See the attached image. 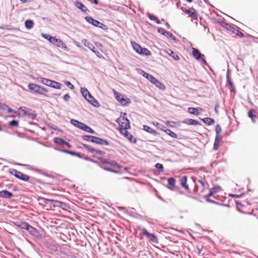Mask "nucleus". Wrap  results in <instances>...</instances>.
Returning a JSON list of instances; mask_svg holds the SVG:
<instances>
[{
    "label": "nucleus",
    "mask_w": 258,
    "mask_h": 258,
    "mask_svg": "<svg viewBox=\"0 0 258 258\" xmlns=\"http://www.w3.org/2000/svg\"><path fill=\"white\" fill-rule=\"evenodd\" d=\"M63 99L65 101H68L70 99V96L68 94H66L63 96Z\"/></svg>",
    "instance_id": "nucleus-64"
},
{
    "label": "nucleus",
    "mask_w": 258,
    "mask_h": 258,
    "mask_svg": "<svg viewBox=\"0 0 258 258\" xmlns=\"http://www.w3.org/2000/svg\"><path fill=\"white\" fill-rule=\"evenodd\" d=\"M147 16L152 21H154L158 24H161L160 20L155 16L150 13H147Z\"/></svg>",
    "instance_id": "nucleus-33"
},
{
    "label": "nucleus",
    "mask_w": 258,
    "mask_h": 258,
    "mask_svg": "<svg viewBox=\"0 0 258 258\" xmlns=\"http://www.w3.org/2000/svg\"><path fill=\"white\" fill-rule=\"evenodd\" d=\"M108 164L114 167H117L118 168L120 167V166H119V164L114 160H110Z\"/></svg>",
    "instance_id": "nucleus-53"
},
{
    "label": "nucleus",
    "mask_w": 258,
    "mask_h": 258,
    "mask_svg": "<svg viewBox=\"0 0 258 258\" xmlns=\"http://www.w3.org/2000/svg\"><path fill=\"white\" fill-rule=\"evenodd\" d=\"M202 64L208 66V63L207 62V61L204 58V57H202L200 60Z\"/></svg>",
    "instance_id": "nucleus-63"
},
{
    "label": "nucleus",
    "mask_w": 258,
    "mask_h": 258,
    "mask_svg": "<svg viewBox=\"0 0 258 258\" xmlns=\"http://www.w3.org/2000/svg\"><path fill=\"white\" fill-rule=\"evenodd\" d=\"M255 112H256V110L254 109H250L247 112L248 116L251 118V121L253 123H255L256 122L257 116L253 114Z\"/></svg>",
    "instance_id": "nucleus-22"
},
{
    "label": "nucleus",
    "mask_w": 258,
    "mask_h": 258,
    "mask_svg": "<svg viewBox=\"0 0 258 258\" xmlns=\"http://www.w3.org/2000/svg\"><path fill=\"white\" fill-rule=\"evenodd\" d=\"M19 124L18 120L14 119L9 122V125L11 126H17Z\"/></svg>",
    "instance_id": "nucleus-50"
},
{
    "label": "nucleus",
    "mask_w": 258,
    "mask_h": 258,
    "mask_svg": "<svg viewBox=\"0 0 258 258\" xmlns=\"http://www.w3.org/2000/svg\"><path fill=\"white\" fill-rule=\"evenodd\" d=\"M82 139L83 141L90 142L92 143H94L95 137L91 136V135H84L82 136Z\"/></svg>",
    "instance_id": "nucleus-27"
},
{
    "label": "nucleus",
    "mask_w": 258,
    "mask_h": 258,
    "mask_svg": "<svg viewBox=\"0 0 258 258\" xmlns=\"http://www.w3.org/2000/svg\"><path fill=\"white\" fill-rule=\"evenodd\" d=\"M156 126H157L158 128H160L161 130L164 131V132L165 130L167 129L166 126L158 122L156 123Z\"/></svg>",
    "instance_id": "nucleus-54"
},
{
    "label": "nucleus",
    "mask_w": 258,
    "mask_h": 258,
    "mask_svg": "<svg viewBox=\"0 0 258 258\" xmlns=\"http://www.w3.org/2000/svg\"><path fill=\"white\" fill-rule=\"evenodd\" d=\"M71 123L72 124L74 125L75 126L81 129L83 122H82L78 120L75 119H72L71 120Z\"/></svg>",
    "instance_id": "nucleus-30"
},
{
    "label": "nucleus",
    "mask_w": 258,
    "mask_h": 258,
    "mask_svg": "<svg viewBox=\"0 0 258 258\" xmlns=\"http://www.w3.org/2000/svg\"><path fill=\"white\" fill-rule=\"evenodd\" d=\"M40 80L39 81H40L42 84L47 86H49L50 87V83L51 82H52V80H49V79H46V78H39Z\"/></svg>",
    "instance_id": "nucleus-39"
},
{
    "label": "nucleus",
    "mask_w": 258,
    "mask_h": 258,
    "mask_svg": "<svg viewBox=\"0 0 258 258\" xmlns=\"http://www.w3.org/2000/svg\"><path fill=\"white\" fill-rule=\"evenodd\" d=\"M225 28L226 29H227V30L231 31L232 33H233V30H235V29H236L232 25H231L228 23V26H226L225 27Z\"/></svg>",
    "instance_id": "nucleus-52"
},
{
    "label": "nucleus",
    "mask_w": 258,
    "mask_h": 258,
    "mask_svg": "<svg viewBox=\"0 0 258 258\" xmlns=\"http://www.w3.org/2000/svg\"><path fill=\"white\" fill-rule=\"evenodd\" d=\"M27 231H28L31 235L38 239H41L42 238L41 234L39 231L31 225H29Z\"/></svg>",
    "instance_id": "nucleus-12"
},
{
    "label": "nucleus",
    "mask_w": 258,
    "mask_h": 258,
    "mask_svg": "<svg viewBox=\"0 0 258 258\" xmlns=\"http://www.w3.org/2000/svg\"><path fill=\"white\" fill-rule=\"evenodd\" d=\"M28 87L31 91L39 94H44L48 92V89L47 88L34 83L29 84Z\"/></svg>",
    "instance_id": "nucleus-5"
},
{
    "label": "nucleus",
    "mask_w": 258,
    "mask_h": 258,
    "mask_svg": "<svg viewBox=\"0 0 258 258\" xmlns=\"http://www.w3.org/2000/svg\"><path fill=\"white\" fill-rule=\"evenodd\" d=\"M187 176L184 175L181 177L180 179V184L181 185L184 187L185 189H189V186L187 184Z\"/></svg>",
    "instance_id": "nucleus-25"
},
{
    "label": "nucleus",
    "mask_w": 258,
    "mask_h": 258,
    "mask_svg": "<svg viewBox=\"0 0 258 258\" xmlns=\"http://www.w3.org/2000/svg\"><path fill=\"white\" fill-rule=\"evenodd\" d=\"M100 145L109 146V143L106 140L95 137L94 143Z\"/></svg>",
    "instance_id": "nucleus-18"
},
{
    "label": "nucleus",
    "mask_w": 258,
    "mask_h": 258,
    "mask_svg": "<svg viewBox=\"0 0 258 258\" xmlns=\"http://www.w3.org/2000/svg\"><path fill=\"white\" fill-rule=\"evenodd\" d=\"M95 152L101 156L104 155L105 154V152L96 149H95Z\"/></svg>",
    "instance_id": "nucleus-59"
},
{
    "label": "nucleus",
    "mask_w": 258,
    "mask_h": 258,
    "mask_svg": "<svg viewBox=\"0 0 258 258\" xmlns=\"http://www.w3.org/2000/svg\"><path fill=\"white\" fill-rule=\"evenodd\" d=\"M226 84L227 85L230 86L231 92L233 91V89L234 90V87L232 81L230 80V73L228 69L226 73Z\"/></svg>",
    "instance_id": "nucleus-23"
},
{
    "label": "nucleus",
    "mask_w": 258,
    "mask_h": 258,
    "mask_svg": "<svg viewBox=\"0 0 258 258\" xmlns=\"http://www.w3.org/2000/svg\"><path fill=\"white\" fill-rule=\"evenodd\" d=\"M182 122L188 125H198L201 124L200 122H199L198 120L191 118L185 119L183 120Z\"/></svg>",
    "instance_id": "nucleus-21"
},
{
    "label": "nucleus",
    "mask_w": 258,
    "mask_h": 258,
    "mask_svg": "<svg viewBox=\"0 0 258 258\" xmlns=\"http://www.w3.org/2000/svg\"><path fill=\"white\" fill-rule=\"evenodd\" d=\"M185 13L187 14L189 17H190L194 20L198 19L197 13L195 9L194 8H189L188 9L185 10Z\"/></svg>",
    "instance_id": "nucleus-15"
},
{
    "label": "nucleus",
    "mask_w": 258,
    "mask_h": 258,
    "mask_svg": "<svg viewBox=\"0 0 258 258\" xmlns=\"http://www.w3.org/2000/svg\"><path fill=\"white\" fill-rule=\"evenodd\" d=\"M50 87L56 89H60L61 88V84L58 82L52 81L50 83Z\"/></svg>",
    "instance_id": "nucleus-32"
},
{
    "label": "nucleus",
    "mask_w": 258,
    "mask_h": 258,
    "mask_svg": "<svg viewBox=\"0 0 258 258\" xmlns=\"http://www.w3.org/2000/svg\"><path fill=\"white\" fill-rule=\"evenodd\" d=\"M221 139H222L221 137H218V136L215 137L214 146H213L214 150H218L220 142V140H221Z\"/></svg>",
    "instance_id": "nucleus-34"
},
{
    "label": "nucleus",
    "mask_w": 258,
    "mask_h": 258,
    "mask_svg": "<svg viewBox=\"0 0 258 258\" xmlns=\"http://www.w3.org/2000/svg\"><path fill=\"white\" fill-rule=\"evenodd\" d=\"M214 194L213 193V191L211 190V189H210V192L209 194L205 195L204 196V198L205 199H210L211 197H212Z\"/></svg>",
    "instance_id": "nucleus-57"
},
{
    "label": "nucleus",
    "mask_w": 258,
    "mask_h": 258,
    "mask_svg": "<svg viewBox=\"0 0 258 258\" xmlns=\"http://www.w3.org/2000/svg\"><path fill=\"white\" fill-rule=\"evenodd\" d=\"M81 130L92 134L95 133V132L92 128L84 123L81 128Z\"/></svg>",
    "instance_id": "nucleus-26"
},
{
    "label": "nucleus",
    "mask_w": 258,
    "mask_h": 258,
    "mask_svg": "<svg viewBox=\"0 0 258 258\" xmlns=\"http://www.w3.org/2000/svg\"><path fill=\"white\" fill-rule=\"evenodd\" d=\"M63 204V203L62 202L58 201L57 200H51L50 205H52L54 207H61L62 206Z\"/></svg>",
    "instance_id": "nucleus-36"
},
{
    "label": "nucleus",
    "mask_w": 258,
    "mask_h": 258,
    "mask_svg": "<svg viewBox=\"0 0 258 258\" xmlns=\"http://www.w3.org/2000/svg\"><path fill=\"white\" fill-rule=\"evenodd\" d=\"M192 54L194 58L198 60H200L202 57H204V55L202 54L200 50L197 48H192Z\"/></svg>",
    "instance_id": "nucleus-16"
},
{
    "label": "nucleus",
    "mask_w": 258,
    "mask_h": 258,
    "mask_svg": "<svg viewBox=\"0 0 258 258\" xmlns=\"http://www.w3.org/2000/svg\"><path fill=\"white\" fill-rule=\"evenodd\" d=\"M233 34H236V35L239 36L241 38L244 37V34L236 29H235V30H233Z\"/></svg>",
    "instance_id": "nucleus-49"
},
{
    "label": "nucleus",
    "mask_w": 258,
    "mask_h": 258,
    "mask_svg": "<svg viewBox=\"0 0 258 258\" xmlns=\"http://www.w3.org/2000/svg\"><path fill=\"white\" fill-rule=\"evenodd\" d=\"M168 185V188L172 191H177L179 188L175 185L176 180L173 177H169L167 179Z\"/></svg>",
    "instance_id": "nucleus-13"
},
{
    "label": "nucleus",
    "mask_w": 258,
    "mask_h": 258,
    "mask_svg": "<svg viewBox=\"0 0 258 258\" xmlns=\"http://www.w3.org/2000/svg\"><path fill=\"white\" fill-rule=\"evenodd\" d=\"M19 109L22 110L24 115L27 116L28 117L33 120L36 119L37 114L35 111L33 110L32 109L26 107H24L23 108L22 107H20Z\"/></svg>",
    "instance_id": "nucleus-9"
},
{
    "label": "nucleus",
    "mask_w": 258,
    "mask_h": 258,
    "mask_svg": "<svg viewBox=\"0 0 258 258\" xmlns=\"http://www.w3.org/2000/svg\"><path fill=\"white\" fill-rule=\"evenodd\" d=\"M143 130L147 132L155 135H159V134L155 130H153L152 128L147 125H144L143 126Z\"/></svg>",
    "instance_id": "nucleus-28"
},
{
    "label": "nucleus",
    "mask_w": 258,
    "mask_h": 258,
    "mask_svg": "<svg viewBox=\"0 0 258 258\" xmlns=\"http://www.w3.org/2000/svg\"><path fill=\"white\" fill-rule=\"evenodd\" d=\"M75 6L79 9L81 10L83 12L86 13L89 11L87 7L81 2L77 0L74 4Z\"/></svg>",
    "instance_id": "nucleus-20"
},
{
    "label": "nucleus",
    "mask_w": 258,
    "mask_h": 258,
    "mask_svg": "<svg viewBox=\"0 0 258 258\" xmlns=\"http://www.w3.org/2000/svg\"><path fill=\"white\" fill-rule=\"evenodd\" d=\"M43 202L46 204H49L50 205L51 200V199H48L45 198H43Z\"/></svg>",
    "instance_id": "nucleus-62"
},
{
    "label": "nucleus",
    "mask_w": 258,
    "mask_h": 258,
    "mask_svg": "<svg viewBox=\"0 0 258 258\" xmlns=\"http://www.w3.org/2000/svg\"><path fill=\"white\" fill-rule=\"evenodd\" d=\"M86 100L88 102H89L91 104H92L93 106L96 107H98L100 106V104L99 102L95 99L91 94V96H88L87 97V99H86Z\"/></svg>",
    "instance_id": "nucleus-17"
},
{
    "label": "nucleus",
    "mask_w": 258,
    "mask_h": 258,
    "mask_svg": "<svg viewBox=\"0 0 258 258\" xmlns=\"http://www.w3.org/2000/svg\"><path fill=\"white\" fill-rule=\"evenodd\" d=\"M142 231L143 234L148 238L150 242L155 244L159 243L158 238L154 234L149 233L145 228H142Z\"/></svg>",
    "instance_id": "nucleus-8"
},
{
    "label": "nucleus",
    "mask_w": 258,
    "mask_h": 258,
    "mask_svg": "<svg viewBox=\"0 0 258 258\" xmlns=\"http://www.w3.org/2000/svg\"><path fill=\"white\" fill-rule=\"evenodd\" d=\"M155 167L156 168L158 172H162L164 171L163 165L161 163H156L155 165Z\"/></svg>",
    "instance_id": "nucleus-41"
},
{
    "label": "nucleus",
    "mask_w": 258,
    "mask_h": 258,
    "mask_svg": "<svg viewBox=\"0 0 258 258\" xmlns=\"http://www.w3.org/2000/svg\"><path fill=\"white\" fill-rule=\"evenodd\" d=\"M165 132L167 135H168L169 136H170V137H171L173 138L176 139L177 138V136L175 133H174V132H173L170 130H169L167 128V129L165 130Z\"/></svg>",
    "instance_id": "nucleus-40"
},
{
    "label": "nucleus",
    "mask_w": 258,
    "mask_h": 258,
    "mask_svg": "<svg viewBox=\"0 0 258 258\" xmlns=\"http://www.w3.org/2000/svg\"><path fill=\"white\" fill-rule=\"evenodd\" d=\"M202 120L205 123L209 125H212L215 122L214 119L210 117H205L202 119Z\"/></svg>",
    "instance_id": "nucleus-35"
},
{
    "label": "nucleus",
    "mask_w": 258,
    "mask_h": 258,
    "mask_svg": "<svg viewBox=\"0 0 258 258\" xmlns=\"http://www.w3.org/2000/svg\"><path fill=\"white\" fill-rule=\"evenodd\" d=\"M15 225L21 229L27 230L30 224L25 222H17Z\"/></svg>",
    "instance_id": "nucleus-24"
},
{
    "label": "nucleus",
    "mask_w": 258,
    "mask_h": 258,
    "mask_svg": "<svg viewBox=\"0 0 258 258\" xmlns=\"http://www.w3.org/2000/svg\"><path fill=\"white\" fill-rule=\"evenodd\" d=\"M126 113H123L116 121L119 124V131L128 130L131 128L130 121L126 117Z\"/></svg>",
    "instance_id": "nucleus-2"
},
{
    "label": "nucleus",
    "mask_w": 258,
    "mask_h": 258,
    "mask_svg": "<svg viewBox=\"0 0 258 258\" xmlns=\"http://www.w3.org/2000/svg\"><path fill=\"white\" fill-rule=\"evenodd\" d=\"M132 45L135 51L139 54L146 56L151 55V52L149 50L146 48L142 47L139 44L134 41L132 42Z\"/></svg>",
    "instance_id": "nucleus-4"
},
{
    "label": "nucleus",
    "mask_w": 258,
    "mask_h": 258,
    "mask_svg": "<svg viewBox=\"0 0 258 258\" xmlns=\"http://www.w3.org/2000/svg\"><path fill=\"white\" fill-rule=\"evenodd\" d=\"M80 91L82 95L85 98V99H87V97L88 96H91V94L86 88H81Z\"/></svg>",
    "instance_id": "nucleus-31"
},
{
    "label": "nucleus",
    "mask_w": 258,
    "mask_h": 258,
    "mask_svg": "<svg viewBox=\"0 0 258 258\" xmlns=\"http://www.w3.org/2000/svg\"><path fill=\"white\" fill-rule=\"evenodd\" d=\"M221 131H222V129H221L220 125L218 124H217L216 126V127H215V131H216V137L218 136V137H221L220 135V133L221 132Z\"/></svg>",
    "instance_id": "nucleus-44"
},
{
    "label": "nucleus",
    "mask_w": 258,
    "mask_h": 258,
    "mask_svg": "<svg viewBox=\"0 0 258 258\" xmlns=\"http://www.w3.org/2000/svg\"><path fill=\"white\" fill-rule=\"evenodd\" d=\"M187 110L190 114H194L196 116H198L200 114V113L199 112V109L197 108L191 107H188Z\"/></svg>",
    "instance_id": "nucleus-29"
},
{
    "label": "nucleus",
    "mask_w": 258,
    "mask_h": 258,
    "mask_svg": "<svg viewBox=\"0 0 258 258\" xmlns=\"http://www.w3.org/2000/svg\"><path fill=\"white\" fill-rule=\"evenodd\" d=\"M141 71L140 74L143 75L144 77L147 78L150 81L152 84H154L157 88L161 90H164L165 87L164 85L162 84L159 81L155 78L153 76L146 73L145 71L142 70H140Z\"/></svg>",
    "instance_id": "nucleus-3"
},
{
    "label": "nucleus",
    "mask_w": 258,
    "mask_h": 258,
    "mask_svg": "<svg viewBox=\"0 0 258 258\" xmlns=\"http://www.w3.org/2000/svg\"><path fill=\"white\" fill-rule=\"evenodd\" d=\"M82 145L84 147H85L86 149H88V151L92 153H93L95 152V149L93 148L92 146H91L90 145H87V144H82Z\"/></svg>",
    "instance_id": "nucleus-42"
},
{
    "label": "nucleus",
    "mask_w": 258,
    "mask_h": 258,
    "mask_svg": "<svg viewBox=\"0 0 258 258\" xmlns=\"http://www.w3.org/2000/svg\"><path fill=\"white\" fill-rule=\"evenodd\" d=\"M119 132L131 142L133 143H136L137 142V139L132 135L130 134L127 130H123V131H120Z\"/></svg>",
    "instance_id": "nucleus-14"
},
{
    "label": "nucleus",
    "mask_w": 258,
    "mask_h": 258,
    "mask_svg": "<svg viewBox=\"0 0 258 258\" xmlns=\"http://www.w3.org/2000/svg\"><path fill=\"white\" fill-rule=\"evenodd\" d=\"M218 23L220 24V25L225 28L226 26H228V23L221 20L220 21H218Z\"/></svg>",
    "instance_id": "nucleus-58"
},
{
    "label": "nucleus",
    "mask_w": 258,
    "mask_h": 258,
    "mask_svg": "<svg viewBox=\"0 0 258 258\" xmlns=\"http://www.w3.org/2000/svg\"><path fill=\"white\" fill-rule=\"evenodd\" d=\"M10 173L14 175L15 177L24 181H27L29 179V176L22 172L17 171V170L13 168L9 169Z\"/></svg>",
    "instance_id": "nucleus-7"
},
{
    "label": "nucleus",
    "mask_w": 258,
    "mask_h": 258,
    "mask_svg": "<svg viewBox=\"0 0 258 258\" xmlns=\"http://www.w3.org/2000/svg\"><path fill=\"white\" fill-rule=\"evenodd\" d=\"M7 108H8V106H7L6 104L0 103V110L5 111L7 110Z\"/></svg>",
    "instance_id": "nucleus-56"
},
{
    "label": "nucleus",
    "mask_w": 258,
    "mask_h": 258,
    "mask_svg": "<svg viewBox=\"0 0 258 258\" xmlns=\"http://www.w3.org/2000/svg\"><path fill=\"white\" fill-rule=\"evenodd\" d=\"M13 196V193L7 190L0 191V198H1L11 199Z\"/></svg>",
    "instance_id": "nucleus-19"
},
{
    "label": "nucleus",
    "mask_w": 258,
    "mask_h": 258,
    "mask_svg": "<svg viewBox=\"0 0 258 258\" xmlns=\"http://www.w3.org/2000/svg\"><path fill=\"white\" fill-rule=\"evenodd\" d=\"M34 25V22L32 20H27L25 22V27L28 29H31Z\"/></svg>",
    "instance_id": "nucleus-38"
},
{
    "label": "nucleus",
    "mask_w": 258,
    "mask_h": 258,
    "mask_svg": "<svg viewBox=\"0 0 258 258\" xmlns=\"http://www.w3.org/2000/svg\"><path fill=\"white\" fill-rule=\"evenodd\" d=\"M167 52L172 57H173L175 60H178L179 59V57L178 54L174 51L171 50V49H169Z\"/></svg>",
    "instance_id": "nucleus-37"
},
{
    "label": "nucleus",
    "mask_w": 258,
    "mask_h": 258,
    "mask_svg": "<svg viewBox=\"0 0 258 258\" xmlns=\"http://www.w3.org/2000/svg\"><path fill=\"white\" fill-rule=\"evenodd\" d=\"M166 30H165L163 28H159L158 29V32L162 34V35H164V34L165 33V32H166Z\"/></svg>",
    "instance_id": "nucleus-60"
},
{
    "label": "nucleus",
    "mask_w": 258,
    "mask_h": 258,
    "mask_svg": "<svg viewBox=\"0 0 258 258\" xmlns=\"http://www.w3.org/2000/svg\"><path fill=\"white\" fill-rule=\"evenodd\" d=\"M206 200L207 202L210 203H212V204H216V205H221V206H225V205L224 204H222V203H220L217 202H216L214 200H211L210 198L206 199Z\"/></svg>",
    "instance_id": "nucleus-51"
},
{
    "label": "nucleus",
    "mask_w": 258,
    "mask_h": 258,
    "mask_svg": "<svg viewBox=\"0 0 258 258\" xmlns=\"http://www.w3.org/2000/svg\"><path fill=\"white\" fill-rule=\"evenodd\" d=\"M90 161L91 162L96 163L100 168H101V166H102V165L99 162H98L97 161H96L92 158L90 159Z\"/></svg>",
    "instance_id": "nucleus-61"
},
{
    "label": "nucleus",
    "mask_w": 258,
    "mask_h": 258,
    "mask_svg": "<svg viewBox=\"0 0 258 258\" xmlns=\"http://www.w3.org/2000/svg\"><path fill=\"white\" fill-rule=\"evenodd\" d=\"M82 42L85 46L87 47L92 51H93L98 57H100V55H101V54L98 50H95V47L93 44L86 39H83L82 40Z\"/></svg>",
    "instance_id": "nucleus-11"
},
{
    "label": "nucleus",
    "mask_w": 258,
    "mask_h": 258,
    "mask_svg": "<svg viewBox=\"0 0 258 258\" xmlns=\"http://www.w3.org/2000/svg\"><path fill=\"white\" fill-rule=\"evenodd\" d=\"M85 20L89 23V24L95 26L99 27L104 30H106L108 29V27L106 25L104 24L101 23L97 20L94 19L92 17L90 16H86L85 17Z\"/></svg>",
    "instance_id": "nucleus-6"
},
{
    "label": "nucleus",
    "mask_w": 258,
    "mask_h": 258,
    "mask_svg": "<svg viewBox=\"0 0 258 258\" xmlns=\"http://www.w3.org/2000/svg\"><path fill=\"white\" fill-rule=\"evenodd\" d=\"M97 158L103 164H109L110 160H109V159H108L107 158H105L101 157H99Z\"/></svg>",
    "instance_id": "nucleus-46"
},
{
    "label": "nucleus",
    "mask_w": 258,
    "mask_h": 258,
    "mask_svg": "<svg viewBox=\"0 0 258 258\" xmlns=\"http://www.w3.org/2000/svg\"><path fill=\"white\" fill-rule=\"evenodd\" d=\"M101 168L103 169L104 170H106L107 171H110V172H113V173H117L118 172L117 171H116L114 169H113L109 167L103 166V165H102V166H101Z\"/></svg>",
    "instance_id": "nucleus-48"
},
{
    "label": "nucleus",
    "mask_w": 258,
    "mask_h": 258,
    "mask_svg": "<svg viewBox=\"0 0 258 258\" xmlns=\"http://www.w3.org/2000/svg\"><path fill=\"white\" fill-rule=\"evenodd\" d=\"M64 84L67 87H68L71 89H73L74 88V85L69 81H65Z\"/></svg>",
    "instance_id": "nucleus-55"
},
{
    "label": "nucleus",
    "mask_w": 258,
    "mask_h": 258,
    "mask_svg": "<svg viewBox=\"0 0 258 258\" xmlns=\"http://www.w3.org/2000/svg\"><path fill=\"white\" fill-rule=\"evenodd\" d=\"M115 98L122 105L125 106L127 103H130L131 101L129 99L125 98V96L121 95L118 92H115L114 93Z\"/></svg>",
    "instance_id": "nucleus-10"
},
{
    "label": "nucleus",
    "mask_w": 258,
    "mask_h": 258,
    "mask_svg": "<svg viewBox=\"0 0 258 258\" xmlns=\"http://www.w3.org/2000/svg\"><path fill=\"white\" fill-rule=\"evenodd\" d=\"M63 139L60 138H54L53 139L54 143L58 145H62V143H63Z\"/></svg>",
    "instance_id": "nucleus-45"
},
{
    "label": "nucleus",
    "mask_w": 258,
    "mask_h": 258,
    "mask_svg": "<svg viewBox=\"0 0 258 258\" xmlns=\"http://www.w3.org/2000/svg\"><path fill=\"white\" fill-rule=\"evenodd\" d=\"M211 189L213 191V193L215 194L217 192H219L221 190V188L220 186L217 185L211 188Z\"/></svg>",
    "instance_id": "nucleus-47"
},
{
    "label": "nucleus",
    "mask_w": 258,
    "mask_h": 258,
    "mask_svg": "<svg viewBox=\"0 0 258 258\" xmlns=\"http://www.w3.org/2000/svg\"><path fill=\"white\" fill-rule=\"evenodd\" d=\"M41 36L45 39H47L51 44L56 45L58 47L61 48L64 50H68L67 46L61 39H57L49 34L45 33H42Z\"/></svg>",
    "instance_id": "nucleus-1"
},
{
    "label": "nucleus",
    "mask_w": 258,
    "mask_h": 258,
    "mask_svg": "<svg viewBox=\"0 0 258 258\" xmlns=\"http://www.w3.org/2000/svg\"><path fill=\"white\" fill-rule=\"evenodd\" d=\"M163 35L167 37L171 38L174 41H175L176 40L175 37L171 33H170L167 31H166V32H165V33Z\"/></svg>",
    "instance_id": "nucleus-43"
}]
</instances>
